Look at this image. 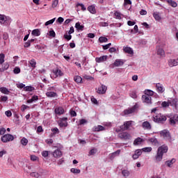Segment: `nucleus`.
<instances>
[{"instance_id": "1", "label": "nucleus", "mask_w": 178, "mask_h": 178, "mask_svg": "<svg viewBox=\"0 0 178 178\" xmlns=\"http://www.w3.org/2000/svg\"><path fill=\"white\" fill-rule=\"evenodd\" d=\"M168 146L165 145H163L158 148L157 154L155 156L156 162H161V161H162L163 154H166V152H168Z\"/></svg>"}, {"instance_id": "2", "label": "nucleus", "mask_w": 178, "mask_h": 178, "mask_svg": "<svg viewBox=\"0 0 178 178\" xmlns=\"http://www.w3.org/2000/svg\"><path fill=\"white\" fill-rule=\"evenodd\" d=\"M167 119L168 118L161 113H159L156 115L153 116V120L156 123H163L164 122H166Z\"/></svg>"}, {"instance_id": "3", "label": "nucleus", "mask_w": 178, "mask_h": 178, "mask_svg": "<svg viewBox=\"0 0 178 178\" xmlns=\"http://www.w3.org/2000/svg\"><path fill=\"white\" fill-rule=\"evenodd\" d=\"M131 126V121L124 122L123 125L120 126V129H117L115 131L119 133V131H124L129 130V128Z\"/></svg>"}, {"instance_id": "4", "label": "nucleus", "mask_w": 178, "mask_h": 178, "mask_svg": "<svg viewBox=\"0 0 178 178\" xmlns=\"http://www.w3.org/2000/svg\"><path fill=\"white\" fill-rule=\"evenodd\" d=\"M13 140H15V136L12 134H6L1 137L2 143H9L13 141Z\"/></svg>"}, {"instance_id": "5", "label": "nucleus", "mask_w": 178, "mask_h": 178, "mask_svg": "<svg viewBox=\"0 0 178 178\" xmlns=\"http://www.w3.org/2000/svg\"><path fill=\"white\" fill-rule=\"evenodd\" d=\"M142 101L144 104L147 105H151L152 104V99L148 95H143L142 96Z\"/></svg>"}, {"instance_id": "6", "label": "nucleus", "mask_w": 178, "mask_h": 178, "mask_svg": "<svg viewBox=\"0 0 178 178\" xmlns=\"http://www.w3.org/2000/svg\"><path fill=\"white\" fill-rule=\"evenodd\" d=\"M118 137L122 140H130V138H131V136L127 132H121L118 134Z\"/></svg>"}, {"instance_id": "7", "label": "nucleus", "mask_w": 178, "mask_h": 178, "mask_svg": "<svg viewBox=\"0 0 178 178\" xmlns=\"http://www.w3.org/2000/svg\"><path fill=\"white\" fill-rule=\"evenodd\" d=\"M160 135L165 140H170V133H169V131L166 129L160 131Z\"/></svg>"}, {"instance_id": "8", "label": "nucleus", "mask_w": 178, "mask_h": 178, "mask_svg": "<svg viewBox=\"0 0 178 178\" xmlns=\"http://www.w3.org/2000/svg\"><path fill=\"white\" fill-rule=\"evenodd\" d=\"M123 65H124V61H123V60L117 59L113 65H110V67H114V66H115V67H119V66H123Z\"/></svg>"}, {"instance_id": "9", "label": "nucleus", "mask_w": 178, "mask_h": 178, "mask_svg": "<svg viewBox=\"0 0 178 178\" xmlns=\"http://www.w3.org/2000/svg\"><path fill=\"white\" fill-rule=\"evenodd\" d=\"M136 109H137V105H135L130 108L124 110V115H131V113H134V112H136Z\"/></svg>"}, {"instance_id": "10", "label": "nucleus", "mask_w": 178, "mask_h": 178, "mask_svg": "<svg viewBox=\"0 0 178 178\" xmlns=\"http://www.w3.org/2000/svg\"><path fill=\"white\" fill-rule=\"evenodd\" d=\"M177 123H178V115L175 114L172 117L170 118V124L175 126Z\"/></svg>"}, {"instance_id": "11", "label": "nucleus", "mask_w": 178, "mask_h": 178, "mask_svg": "<svg viewBox=\"0 0 178 178\" xmlns=\"http://www.w3.org/2000/svg\"><path fill=\"white\" fill-rule=\"evenodd\" d=\"M106 90H108V87L102 84L97 89L98 94H105L106 92Z\"/></svg>"}, {"instance_id": "12", "label": "nucleus", "mask_w": 178, "mask_h": 178, "mask_svg": "<svg viewBox=\"0 0 178 178\" xmlns=\"http://www.w3.org/2000/svg\"><path fill=\"white\" fill-rule=\"evenodd\" d=\"M142 127L144 129V130H151L152 129L151 123H149L148 121L143 122L142 124Z\"/></svg>"}, {"instance_id": "13", "label": "nucleus", "mask_w": 178, "mask_h": 178, "mask_svg": "<svg viewBox=\"0 0 178 178\" xmlns=\"http://www.w3.org/2000/svg\"><path fill=\"white\" fill-rule=\"evenodd\" d=\"M54 112L56 115L60 116V115H63V113H65V108H63L62 106L56 107L54 110Z\"/></svg>"}, {"instance_id": "14", "label": "nucleus", "mask_w": 178, "mask_h": 178, "mask_svg": "<svg viewBox=\"0 0 178 178\" xmlns=\"http://www.w3.org/2000/svg\"><path fill=\"white\" fill-rule=\"evenodd\" d=\"M53 73L54 74V78L56 79V77H62V76H63V72H62V70L56 68V70H53Z\"/></svg>"}, {"instance_id": "15", "label": "nucleus", "mask_w": 178, "mask_h": 178, "mask_svg": "<svg viewBox=\"0 0 178 178\" xmlns=\"http://www.w3.org/2000/svg\"><path fill=\"white\" fill-rule=\"evenodd\" d=\"M60 127H67V118H63L59 122Z\"/></svg>"}, {"instance_id": "16", "label": "nucleus", "mask_w": 178, "mask_h": 178, "mask_svg": "<svg viewBox=\"0 0 178 178\" xmlns=\"http://www.w3.org/2000/svg\"><path fill=\"white\" fill-rule=\"evenodd\" d=\"M120 155V149H118V150L115 151V152L110 154L109 158H110L111 161H113V159H115V158H116V156H119Z\"/></svg>"}, {"instance_id": "17", "label": "nucleus", "mask_w": 178, "mask_h": 178, "mask_svg": "<svg viewBox=\"0 0 178 178\" xmlns=\"http://www.w3.org/2000/svg\"><path fill=\"white\" fill-rule=\"evenodd\" d=\"M156 88L157 90V92H159L160 94H162L165 92V88H163V85L161 83H156Z\"/></svg>"}, {"instance_id": "18", "label": "nucleus", "mask_w": 178, "mask_h": 178, "mask_svg": "<svg viewBox=\"0 0 178 178\" xmlns=\"http://www.w3.org/2000/svg\"><path fill=\"white\" fill-rule=\"evenodd\" d=\"M141 154H143V151L141 149H136L135 151L134 154L132 156L133 159L136 160V159H138V158H140Z\"/></svg>"}, {"instance_id": "19", "label": "nucleus", "mask_w": 178, "mask_h": 178, "mask_svg": "<svg viewBox=\"0 0 178 178\" xmlns=\"http://www.w3.org/2000/svg\"><path fill=\"white\" fill-rule=\"evenodd\" d=\"M107 59H108V56H102L100 57H97L95 58V60L97 63H102V62L106 61Z\"/></svg>"}, {"instance_id": "20", "label": "nucleus", "mask_w": 178, "mask_h": 178, "mask_svg": "<svg viewBox=\"0 0 178 178\" xmlns=\"http://www.w3.org/2000/svg\"><path fill=\"white\" fill-rule=\"evenodd\" d=\"M0 24H4V26H8V20L6 19V17L3 15L0 14Z\"/></svg>"}, {"instance_id": "21", "label": "nucleus", "mask_w": 178, "mask_h": 178, "mask_svg": "<svg viewBox=\"0 0 178 178\" xmlns=\"http://www.w3.org/2000/svg\"><path fill=\"white\" fill-rule=\"evenodd\" d=\"M88 10L90 12V13L95 15V13H97V10L95 9V4L89 6L88 7Z\"/></svg>"}, {"instance_id": "22", "label": "nucleus", "mask_w": 178, "mask_h": 178, "mask_svg": "<svg viewBox=\"0 0 178 178\" xmlns=\"http://www.w3.org/2000/svg\"><path fill=\"white\" fill-rule=\"evenodd\" d=\"M169 105L170 106H177V99H170L168 100Z\"/></svg>"}, {"instance_id": "23", "label": "nucleus", "mask_w": 178, "mask_h": 178, "mask_svg": "<svg viewBox=\"0 0 178 178\" xmlns=\"http://www.w3.org/2000/svg\"><path fill=\"white\" fill-rule=\"evenodd\" d=\"M93 131H104L105 130V127H102V125L95 126L92 128Z\"/></svg>"}, {"instance_id": "24", "label": "nucleus", "mask_w": 178, "mask_h": 178, "mask_svg": "<svg viewBox=\"0 0 178 178\" xmlns=\"http://www.w3.org/2000/svg\"><path fill=\"white\" fill-rule=\"evenodd\" d=\"M144 143V139L141 138H137L134 141V145H141Z\"/></svg>"}, {"instance_id": "25", "label": "nucleus", "mask_w": 178, "mask_h": 178, "mask_svg": "<svg viewBox=\"0 0 178 178\" xmlns=\"http://www.w3.org/2000/svg\"><path fill=\"white\" fill-rule=\"evenodd\" d=\"M46 95L47 97H48L49 98H54L55 97H58V94L55 92H52V91H48L46 92Z\"/></svg>"}, {"instance_id": "26", "label": "nucleus", "mask_w": 178, "mask_h": 178, "mask_svg": "<svg viewBox=\"0 0 178 178\" xmlns=\"http://www.w3.org/2000/svg\"><path fill=\"white\" fill-rule=\"evenodd\" d=\"M53 156L54 158H60V156H62V152L59 149H56L54 152H53Z\"/></svg>"}, {"instance_id": "27", "label": "nucleus", "mask_w": 178, "mask_h": 178, "mask_svg": "<svg viewBox=\"0 0 178 178\" xmlns=\"http://www.w3.org/2000/svg\"><path fill=\"white\" fill-rule=\"evenodd\" d=\"M29 63L33 70L37 67V62H35V60L34 58H32L31 60H29Z\"/></svg>"}, {"instance_id": "28", "label": "nucleus", "mask_w": 178, "mask_h": 178, "mask_svg": "<svg viewBox=\"0 0 178 178\" xmlns=\"http://www.w3.org/2000/svg\"><path fill=\"white\" fill-rule=\"evenodd\" d=\"M75 29L78 30V31H83L84 30V26L81 25L80 22H76L75 24Z\"/></svg>"}, {"instance_id": "29", "label": "nucleus", "mask_w": 178, "mask_h": 178, "mask_svg": "<svg viewBox=\"0 0 178 178\" xmlns=\"http://www.w3.org/2000/svg\"><path fill=\"white\" fill-rule=\"evenodd\" d=\"M149 143H152L153 145H159V142L156 138H152L149 139Z\"/></svg>"}, {"instance_id": "30", "label": "nucleus", "mask_w": 178, "mask_h": 178, "mask_svg": "<svg viewBox=\"0 0 178 178\" xmlns=\"http://www.w3.org/2000/svg\"><path fill=\"white\" fill-rule=\"evenodd\" d=\"M31 34L35 37H38L41 35V31H40V29H34L33 31H32Z\"/></svg>"}, {"instance_id": "31", "label": "nucleus", "mask_w": 178, "mask_h": 178, "mask_svg": "<svg viewBox=\"0 0 178 178\" xmlns=\"http://www.w3.org/2000/svg\"><path fill=\"white\" fill-rule=\"evenodd\" d=\"M166 2H168V5L172 8H177V3H176V1H173L172 0H166Z\"/></svg>"}, {"instance_id": "32", "label": "nucleus", "mask_w": 178, "mask_h": 178, "mask_svg": "<svg viewBox=\"0 0 178 178\" xmlns=\"http://www.w3.org/2000/svg\"><path fill=\"white\" fill-rule=\"evenodd\" d=\"M9 69V63H5L3 65L2 67L0 68V72H5V70H8Z\"/></svg>"}, {"instance_id": "33", "label": "nucleus", "mask_w": 178, "mask_h": 178, "mask_svg": "<svg viewBox=\"0 0 178 178\" xmlns=\"http://www.w3.org/2000/svg\"><path fill=\"white\" fill-rule=\"evenodd\" d=\"M175 162H176V159H172L170 161H165V165H167L168 168H172V165L175 163Z\"/></svg>"}, {"instance_id": "34", "label": "nucleus", "mask_w": 178, "mask_h": 178, "mask_svg": "<svg viewBox=\"0 0 178 178\" xmlns=\"http://www.w3.org/2000/svg\"><path fill=\"white\" fill-rule=\"evenodd\" d=\"M122 175L125 178L129 177V176H130V171L128 170H122Z\"/></svg>"}, {"instance_id": "35", "label": "nucleus", "mask_w": 178, "mask_h": 178, "mask_svg": "<svg viewBox=\"0 0 178 178\" xmlns=\"http://www.w3.org/2000/svg\"><path fill=\"white\" fill-rule=\"evenodd\" d=\"M0 91L1 92H2V94H6V95H8L9 92H10V91H9V90L5 87L0 88Z\"/></svg>"}, {"instance_id": "36", "label": "nucleus", "mask_w": 178, "mask_h": 178, "mask_svg": "<svg viewBox=\"0 0 178 178\" xmlns=\"http://www.w3.org/2000/svg\"><path fill=\"white\" fill-rule=\"evenodd\" d=\"M144 94L145 95H147V97H152V95H154V91L151 90H145Z\"/></svg>"}, {"instance_id": "37", "label": "nucleus", "mask_w": 178, "mask_h": 178, "mask_svg": "<svg viewBox=\"0 0 178 178\" xmlns=\"http://www.w3.org/2000/svg\"><path fill=\"white\" fill-rule=\"evenodd\" d=\"M153 17H154L155 20H157L158 22H159V20H161V15H159V13H158V12H154L153 13Z\"/></svg>"}, {"instance_id": "38", "label": "nucleus", "mask_w": 178, "mask_h": 178, "mask_svg": "<svg viewBox=\"0 0 178 178\" xmlns=\"http://www.w3.org/2000/svg\"><path fill=\"white\" fill-rule=\"evenodd\" d=\"M124 51L127 53L129 54V55H133L134 52H133V49L130 48V47H125L124 48Z\"/></svg>"}, {"instance_id": "39", "label": "nucleus", "mask_w": 178, "mask_h": 178, "mask_svg": "<svg viewBox=\"0 0 178 178\" xmlns=\"http://www.w3.org/2000/svg\"><path fill=\"white\" fill-rule=\"evenodd\" d=\"M74 80L76 83H81L83 81V79L80 76H75L74 77Z\"/></svg>"}, {"instance_id": "40", "label": "nucleus", "mask_w": 178, "mask_h": 178, "mask_svg": "<svg viewBox=\"0 0 178 178\" xmlns=\"http://www.w3.org/2000/svg\"><path fill=\"white\" fill-rule=\"evenodd\" d=\"M21 144L24 146L27 145L29 144V140L26 138H22L21 139Z\"/></svg>"}, {"instance_id": "41", "label": "nucleus", "mask_w": 178, "mask_h": 178, "mask_svg": "<svg viewBox=\"0 0 178 178\" xmlns=\"http://www.w3.org/2000/svg\"><path fill=\"white\" fill-rule=\"evenodd\" d=\"M157 54L160 55V56H165V51H163V49L159 48L157 50Z\"/></svg>"}, {"instance_id": "42", "label": "nucleus", "mask_w": 178, "mask_h": 178, "mask_svg": "<svg viewBox=\"0 0 178 178\" xmlns=\"http://www.w3.org/2000/svg\"><path fill=\"white\" fill-rule=\"evenodd\" d=\"M129 97L131 98H133L134 99H136L137 98V92L136 91H132L129 93Z\"/></svg>"}, {"instance_id": "43", "label": "nucleus", "mask_w": 178, "mask_h": 178, "mask_svg": "<svg viewBox=\"0 0 178 178\" xmlns=\"http://www.w3.org/2000/svg\"><path fill=\"white\" fill-rule=\"evenodd\" d=\"M5 62V54L3 53L0 54V65H2Z\"/></svg>"}, {"instance_id": "44", "label": "nucleus", "mask_w": 178, "mask_h": 178, "mask_svg": "<svg viewBox=\"0 0 178 178\" xmlns=\"http://www.w3.org/2000/svg\"><path fill=\"white\" fill-rule=\"evenodd\" d=\"M24 91H34L35 88L33 86H26L24 88Z\"/></svg>"}, {"instance_id": "45", "label": "nucleus", "mask_w": 178, "mask_h": 178, "mask_svg": "<svg viewBox=\"0 0 178 178\" xmlns=\"http://www.w3.org/2000/svg\"><path fill=\"white\" fill-rule=\"evenodd\" d=\"M114 16L115 17V19H118L119 20H120V19H122V14H120V13L116 11L114 13Z\"/></svg>"}, {"instance_id": "46", "label": "nucleus", "mask_w": 178, "mask_h": 178, "mask_svg": "<svg viewBox=\"0 0 178 178\" xmlns=\"http://www.w3.org/2000/svg\"><path fill=\"white\" fill-rule=\"evenodd\" d=\"M30 175H31L32 177H35V178H38V177H40V176H41V175H40V173L35 172H31V173L30 174Z\"/></svg>"}, {"instance_id": "47", "label": "nucleus", "mask_w": 178, "mask_h": 178, "mask_svg": "<svg viewBox=\"0 0 178 178\" xmlns=\"http://www.w3.org/2000/svg\"><path fill=\"white\" fill-rule=\"evenodd\" d=\"M64 38L67 41H70V40H72V35L67 34V33H66L64 34Z\"/></svg>"}, {"instance_id": "48", "label": "nucleus", "mask_w": 178, "mask_h": 178, "mask_svg": "<svg viewBox=\"0 0 178 178\" xmlns=\"http://www.w3.org/2000/svg\"><path fill=\"white\" fill-rule=\"evenodd\" d=\"M99 42H108V38L104 36H102L99 38Z\"/></svg>"}, {"instance_id": "49", "label": "nucleus", "mask_w": 178, "mask_h": 178, "mask_svg": "<svg viewBox=\"0 0 178 178\" xmlns=\"http://www.w3.org/2000/svg\"><path fill=\"white\" fill-rule=\"evenodd\" d=\"M55 19L56 18H54L52 19H50V20L46 22L45 24H44V26H49V24H54V22H55Z\"/></svg>"}, {"instance_id": "50", "label": "nucleus", "mask_w": 178, "mask_h": 178, "mask_svg": "<svg viewBox=\"0 0 178 178\" xmlns=\"http://www.w3.org/2000/svg\"><path fill=\"white\" fill-rule=\"evenodd\" d=\"M162 108H169V102H163L161 103Z\"/></svg>"}, {"instance_id": "51", "label": "nucleus", "mask_w": 178, "mask_h": 178, "mask_svg": "<svg viewBox=\"0 0 178 178\" xmlns=\"http://www.w3.org/2000/svg\"><path fill=\"white\" fill-rule=\"evenodd\" d=\"M141 150L143 151V152H151L152 147H144Z\"/></svg>"}, {"instance_id": "52", "label": "nucleus", "mask_w": 178, "mask_h": 178, "mask_svg": "<svg viewBox=\"0 0 178 178\" xmlns=\"http://www.w3.org/2000/svg\"><path fill=\"white\" fill-rule=\"evenodd\" d=\"M70 171L72 172V173L74 174H79L81 172V170L77 168H71Z\"/></svg>"}, {"instance_id": "53", "label": "nucleus", "mask_w": 178, "mask_h": 178, "mask_svg": "<svg viewBox=\"0 0 178 178\" xmlns=\"http://www.w3.org/2000/svg\"><path fill=\"white\" fill-rule=\"evenodd\" d=\"M95 154H97V150L96 149H92L88 154L89 156H91V155H95Z\"/></svg>"}, {"instance_id": "54", "label": "nucleus", "mask_w": 178, "mask_h": 178, "mask_svg": "<svg viewBox=\"0 0 178 178\" xmlns=\"http://www.w3.org/2000/svg\"><path fill=\"white\" fill-rule=\"evenodd\" d=\"M13 72L15 74H19V73H20V67H15L13 70Z\"/></svg>"}, {"instance_id": "55", "label": "nucleus", "mask_w": 178, "mask_h": 178, "mask_svg": "<svg viewBox=\"0 0 178 178\" xmlns=\"http://www.w3.org/2000/svg\"><path fill=\"white\" fill-rule=\"evenodd\" d=\"M99 26L101 27H108L109 26V24L108 22H102L99 23Z\"/></svg>"}, {"instance_id": "56", "label": "nucleus", "mask_w": 178, "mask_h": 178, "mask_svg": "<svg viewBox=\"0 0 178 178\" xmlns=\"http://www.w3.org/2000/svg\"><path fill=\"white\" fill-rule=\"evenodd\" d=\"M49 36L52 37L53 38H55L56 33H55V31L54 30H51L49 32Z\"/></svg>"}, {"instance_id": "57", "label": "nucleus", "mask_w": 178, "mask_h": 178, "mask_svg": "<svg viewBox=\"0 0 178 178\" xmlns=\"http://www.w3.org/2000/svg\"><path fill=\"white\" fill-rule=\"evenodd\" d=\"M1 102H6L8 101V96H1L0 98Z\"/></svg>"}, {"instance_id": "58", "label": "nucleus", "mask_w": 178, "mask_h": 178, "mask_svg": "<svg viewBox=\"0 0 178 178\" xmlns=\"http://www.w3.org/2000/svg\"><path fill=\"white\" fill-rule=\"evenodd\" d=\"M76 6H81V10H86V6H84V4H83V3H78L77 4H76Z\"/></svg>"}, {"instance_id": "59", "label": "nucleus", "mask_w": 178, "mask_h": 178, "mask_svg": "<svg viewBox=\"0 0 178 178\" xmlns=\"http://www.w3.org/2000/svg\"><path fill=\"white\" fill-rule=\"evenodd\" d=\"M53 134H59V129L58 128H54L51 129Z\"/></svg>"}, {"instance_id": "60", "label": "nucleus", "mask_w": 178, "mask_h": 178, "mask_svg": "<svg viewBox=\"0 0 178 178\" xmlns=\"http://www.w3.org/2000/svg\"><path fill=\"white\" fill-rule=\"evenodd\" d=\"M16 86H17V88H24V87H26V85L24 84L23 83H17Z\"/></svg>"}, {"instance_id": "61", "label": "nucleus", "mask_w": 178, "mask_h": 178, "mask_svg": "<svg viewBox=\"0 0 178 178\" xmlns=\"http://www.w3.org/2000/svg\"><path fill=\"white\" fill-rule=\"evenodd\" d=\"M59 3L58 0H54L52 3V8H56L58 6V3Z\"/></svg>"}, {"instance_id": "62", "label": "nucleus", "mask_w": 178, "mask_h": 178, "mask_svg": "<svg viewBox=\"0 0 178 178\" xmlns=\"http://www.w3.org/2000/svg\"><path fill=\"white\" fill-rule=\"evenodd\" d=\"M49 154V152L48 151H43L42 152V156H44V158H47V156H48V155Z\"/></svg>"}, {"instance_id": "63", "label": "nucleus", "mask_w": 178, "mask_h": 178, "mask_svg": "<svg viewBox=\"0 0 178 178\" xmlns=\"http://www.w3.org/2000/svg\"><path fill=\"white\" fill-rule=\"evenodd\" d=\"M87 123V120L86 119H81L79 120V124H86Z\"/></svg>"}, {"instance_id": "64", "label": "nucleus", "mask_w": 178, "mask_h": 178, "mask_svg": "<svg viewBox=\"0 0 178 178\" xmlns=\"http://www.w3.org/2000/svg\"><path fill=\"white\" fill-rule=\"evenodd\" d=\"M5 115H7L8 118H10V116H12V112L10 111H7L5 112Z\"/></svg>"}]
</instances>
